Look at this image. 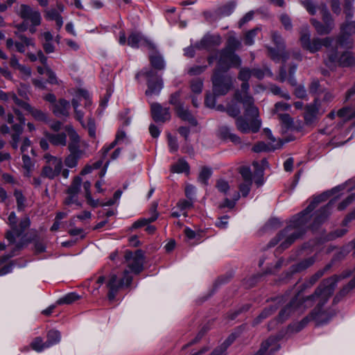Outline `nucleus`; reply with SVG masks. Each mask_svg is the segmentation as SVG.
Masks as SVG:
<instances>
[{
    "label": "nucleus",
    "instance_id": "obj_1",
    "mask_svg": "<svg viewBox=\"0 0 355 355\" xmlns=\"http://www.w3.org/2000/svg\"><path fill=\"white\" fill-rule=\"evenodd\" d=\"M344 189L349 191L350 194L345 200L339 204L338 209L339 210L345 209L355 199V184L352 187L351 182H346L339 185L331 191L315 197L304 210L293 217L291 224L279 233L275 239L270 241V246H274L279 242H281L280 245L283 248H286L296 239L300 237L307 228H314L323 223L329 216L331 205L339 196H336L329 201L327 206L315 213L312 214L313 211L320 202L326 200L329 196L336 195L338 192Z\"/></svg>",
    "mask_w": 355,
    "mask_h": 355
},
{
    "label": "nucleus",
    "instance_id": "obj_2",
    "mask_svg": "<svg viewBox=\"0 0 355 355\" xmlns=\"http://www.w3.org/2000/svg\"><path fill=\"white\" fill-rule=\"evenodd\" d=\"M338 281V278L336 276L323 280L314 293L305 298H301L300 294L298 293L288 305L280 311L278 321L282 322L292 314H301L307 309L315 305L311 313L297 324L295 330L300 331L311 320L314 321L318 326L327 324L332 318L334 314L324 310L322 306L333 294Z\"/></svg>",
    "mask_w": 355,
    "mask_h": 355
},
{
    "label": "nucleus",
    "instance_id": "obj_3",
    "mask_svg": "<svg viewBox=\"0 0 355 355\" xmlns=\"http://www.w3.org/2000/svg\"><path fill=\"white\" fill-rule=\"evenodd\" d=\"M245 112L244 116H239L240 108L235 105H229L227 108L228 114L236 117L235 125L237 130L242 133L257 132L261 126V120L257 107L254 105V98L251 96L245 95L241 98Z\"/></svg>",
    "mask_w": 355,
    "mask_h": 355
},
{
    "label": "nucleus",
    "instance_id": "obj_4",
    "mask_svg": "<svg viewBox=\"0 0 355 355\" xmlns=\"http://www.w3.org/2000/svg\"><path fill=\"white\" fill-rule=\"evenodd\" d=\"M8 223L10 226L11 230L6 233V239L11 245H13L12 252L7 255L3 261H6L9 258L15 255V252L21 249L24 246L21 235L26 228L30 225V220L28 218L22 219L17 224V218L14 211H12L8 216Z\"/></svg>",
    "mask_w": 355,
    "mask_h": 355
},
{
    "label": "nucleus",
    "instance_id": "obj_5",
    "mask_svg": "<svg viewBox=\"0 0 355 355\" xmlns=\"http://www.w3.org/2000/svg\"><path fill=\"white\" fill-rule=\"evenodd\" d=\"M300 43L302 48L311 53L319 51L322 46L331 49L330 46L333 42L331 37L320 39L315 37L311 39V33L307 26L304 27L300 32Z\"/></svg>",
    "mask_w": 355,
    "mask_h": 355
},
{
    "label": "nucleus",
    "instance_id": "obj_6",
    "mask_svg": "<svg viewBox=\"0 0 355 355\" xmlns=\"http://www.w3.org/2000/svg\"><path fill=\"white\" fill-rule=\"evenodd\" d=\"M327 59L325 60V64L329 67L336 64L342 67H349L355 62V59L351 52L345 51L342 54H339L337 46L335 48L331 47V49H327Z\"/></svg>",
    "mask_w": 355,
    "mask_h": 355
},
{
    "label": "nucleus",
    "instance_id": "obj_7",
    "mask_svg": "<svg viewBox=\"0 0 355 355\" xmlns=\"http://www.w3.org/2000/svg\"><path fill=\"white\" fill-rule=\"evenodd\" d=\"M43 158L45 164L42 168V175L50 180L58 177L62 169V159L49 153H45Z\"/></svg>",
    "mask_w": 355,
    "mask_h": 355
},
{
    "label": "nucleus",
    "instance_id": "obj_8",
    "mask_svg": "<svg viewBox=\"0 0 355 355\" xmlns=\"http://www.w3.org/2000/svg\"><path fill=\"white\" fill-rule=\"evenodd\" d=\"M213 92L216 96L225 95L232 87L233 80L230 76L215 70L212 76Z\"/></svg>",
    "mask_w": 355,
    "mask_h": 355
},
{
    "label": "nucleus",
    "instance_id": "obj_9",
    "mask_svg": "<svg viewBox=\"0 0 355 355\" xmlns=\"http://www.w3.org/2000/svg\"><path fill=\"white\" fill-rule=\"evenodd\" d=\"M219 59L217 68L215 70L227 71L230 67H239L241 64L240 57L228 49H224L218 52Z\"/></svg>",
    "mask_w": 355,
    "mask_h": 355
},
{
    "label": "nucleus",
    "instance_id": "obj_10",
    "mask_svg": "<svg viewBox=\"0 0 355 355\" xmlns=\"http://www.w3.org/2000/svg\"><path fill=\"white\" fill-rule=\"evenodd\" d=\"M132 282V277L128 270H125L123 277L118 279L115 273H111L107 282V287L109 289L107 297L110 301L115 299L119 290L123 286H128Z\"/></svg>",
    "mask_w": 355,
    "mask_h": 355
},
{
    "label": "nucleus",
    "instance_id": "obj_11",
    "mask_svg": "<svg viewBox=\"0 0 355 355\" xmlns=\"http://www.w3.org/2000/svg\"><path fill=\"white\" fill-rule=\"evenodd\" d=\"M144 76L147 79L148 89L146 91L147 96L158 95L163 88V81L153 69H144L137 74V77Z\"/></svg>",
    "mask_w": 355,
    "mask_h": 355
},
{
    "label": "nucleus",
    "instance_id": "obj_12",
    "mask_svg": "<svg viewBox=\"0 0 355 355\" xmlns=\"http://www.w3.org/2000/svg\"><path fill=\"white\" fill-rule=\"evenodd\" d=\"M81 184V178L76 177L66 191V196L63 201L64 205L69 207L74 206V209L82 207L83 203L79 200L78 197Z\"/></svg>",
    "mask_w": 355,
    "mask_h": 355
},
{
    "label": "nucleus",
    "instance_id": "obj_13",
    "mask_svg": "<svg viewBox=\"0 0 355 355\" xmlns=\"http://www.w3.org/2000/svg\"><path fill=\"white\" fill-rule=\"evenodd\" d=\"M16 12L26 24L30 23L33 26L41 24L42 16L37 9L26 4H21L16 10Z\"/></svg>",
    "mask_w": 355,
    "mask_h": 355
},
{
    "label": "nucleus",
    "instance_id": "obj_14",
    "mask_svg": "<svg viewBox=\"0 0 355 355\" xmlns=\"http://www.w3.org/2000/svg\"><path fill=\"white\" fill-rule=\"evenodd\" d=\"M319 10L322 17L324 24H322L317 20L312 19L311 23L317 33L320 35H326L329 33L334 28V21L325 5L319 7Z\"/></svg>",
    "mask_w": 355,
    "mask_h": 355
},
{
    "label": "nucleus",
    "instance_id": "obj_15",
    "mask_svg": "<svg viewBox=\"0 0 355 355\" xmlns=\"http://www.w3.org/2000/svg\"><path fill=\"white\" fill-rule=\"evenodd\" d=\"M83 101H85V107H89L92 105V101L89 98V93L85 90L80 89L78 91L76 96L72 99L71 104L74 109L76 119L81 123L82 125H84V113L81 110H78V107Z\"/></svg>",
    "mask_w": 355,
    "mask_h": 355
},
{
    "label": "nucleus",
    "instance_id": "obj_16",
    "mask_svg": "<svg viewBox=\"0 0 355 355\" xmlns=\"http://www.w3.org/2000/svg\"><path fill=\"white\" fill-rule=\"evenodd\" d=\"M355 33V21H347L341 26V33L338 38V45L347 49L352 48L353 40L350 36Z\"/></svg>",
    "mask_w": 355,
    "mask_h": 355
},
{
    "label": "nucleus",
    "instance_id": "obj_17",
    "mask_svg": "<svg viewBox=\"0 0 355 355\" xmlns=\"http://www.w3.org/2000/svg\"><path fill=\"white\" fill-rule=\"evenodd\" d=\"M125 259L131 272L138 274L143 270L144 256L141 250H137L135 253L126 252Z\"/></svg>",
    "mask_w": 355,
    "mask_h": 355
},
{
    "label": "nucleus",
    "instance_id": "obj_18",
    "mask_svg": "<svg viewBox=\"0 0 355 355\" xmlns=\"http://www.w3.org/2000/svg\"><path fill=\"white\" fill-rule=\"evenodd\" d=\"M151 113L156 122H165L171 119V114L168 107H163L159 103L151 105Z\"/></svg>",
    "mask_w": 355,
    "mask_h": 355
},
{
    "label": "nucleus",
    "instance_id": "obj_19",
    "mask_svg": "<svg viewBox=\"0 0 355 355\" xmlns=\"http://www.w3.org/2000/svg\"><path fill=\"white\" fill-rule=\"evenodd\" d=\"M221 44V37L219 35H205L202 40L196 44V47L198 50L210 49L214 46H218Z\"/></svg>",
    "mask_w": 355,
    "mask_h": 355
},
{
    "label": "nucleus",
    "instance_id": "obj_20",
    "mask_svg": "<svg viewBox=\"0 0 355 355\" xmlns=\"http://www.w3.org/2000/svg\"><path fill=\"white\" fill-rule=\"evenodd\" d=\"M279 348V345L277 338L271 337L261 344L259 350L255 355H271L277 351Z\"/></svg>",
    "mask_w": 355,
    "mask_h": 355
},
{
    "label": "nucleus",
    "instance_id": "obj_21",
    "mask_svg": "<svg viewBox=\"0 0 355 355\" xmlns=\"http://www.w3.org/2000/svg\"><path fill=\"white\" fill-rule=\"evenodd\" d=\"M43 134L52 145L60 147H64L67 146V137L66 133H50L45 130Z\"/></svg>",
    "mask_w": 355,
    "mask_h": 355
},
{
    "label": "nucleus",
    "instance_id": "obj_22",
    "mask_svg": "<svg viewBox=\"0 0 355 355\" xmlns=\"http://www.w3.org/2000/svg\"><path fill=\"white\" fill-rule=\"evenodd\" d=\"M64 129L67 132L70 139V143L68 146L69 150L70 152H80L79 146L80 137L77 132L71 125H66Z\"/></svg>",
    "mask_w": 355,
    "mask_h": 355
},
{
    "label": "nucleus",
    "instance_id": "obj_23",
    "mask_svg": "<svg viewBox=\"0 0 355 355\" xmlns=\"http://www.w3.org/2000/svg\"><path fill=\"white\" fill-rule=\"evenodd\" d=\"M51 109L55 116L66 117L69 114L70 104L64 99H60L56 103L52 104Z\"/></svg>",
    "mask_w": 355,
    "mask_h": 355
},
{
    "label": "nucleus",
    "instance_id": "obj_24",
    "mask_svg": "<svg viewBox=\"0 0 355 355\" xmlns=\"http://www.w3.org/2000/svg\"><path fill=\"white\" fill-rule=\"evenodd\" d=\"M128 44L132 48L146 46L153 48V44L139 33H132L128 40Z\"/></svg>",
    "mask_w": 355,
    "mask_h": 355
},
{
    "label": "nucleus",
    "instance_id": "obj_25",
    "mask_svg": "<svg viewBox=\"0 0 355 355\" xmlns=\"http://www.w3.org/2000/svg\"><path fill=\"white\" fill-rule=\"evenodd\" d=\"M13 110L17 116V119L19 121V124H15L12 125V130L15 132L12 135V141H19L20 135L23 131V126L25 123V118L21 114V113L17 110L16 108H13Z\"/></svg>",
    "mask_w": 355,
    "mask_h": 355
},
{
    "label": "nucleus",
    "instance_id": "obj_26",
    "mask_svg": "<svg viewBox=\"0 0 355 355\" xmlns=\"http://www.w3.org/2000/svg\"><path fill=\"white\" fill-rule=\"evenodd\" d=\"M319 114L318 105L316 101L313 104L309 105L306 107V112L304 114V120L307 124L313 123Z\"/></svg>",
    "mask_w": 355,
    "mask_h": 355
},
{
    "label": "nucleus",
    "instance_id": "obj_27",
    "mask_svg": "<svg viewBox=\"0 0 355 355\" xmlns=\"http://www.w3.org/2000/svg\"><path fill=\"white\" fill-rule=\"evenodd\" d=\"M252 166L254 168V175L257 177V179L255 180V182L258 186H261L263 183V171L268 167V162L266 159H263L261 165L259 162H254Z\"/></svg>",
    "mask_w": 355,
    "mask_h": 355
},
{
    "label": "nucleus",
    "instance_id": "obj_28",
    "mask_svg": "<svg viewBox=\"0 0 355 355\" xmlns=\"http://www.w3.org/2000/svg\"><path fill=\"white\" fill-rule=\"evenodd\" d=\"M21 108L28 111L35 120L47 122V115L40 110L35 109L31 107L27 102L24 101Z\"/></svg>",
    "mask_w": 355,
    "mask_h": 355
},
{
    "label": "nucleus",
    "instance_id": "obj_29",
    "mask_svg": "<svg viewBox=\"0 0 355 355\" xmlns=\"http://www.w3.org/2000/svg\"><path fill=\"white\" fill-rule=\"evenodd\" d=\"M17 35H18L20 42H15V46L17 51L19 53H24L26 51V46H35V44L33 39L27 37L24 35H18L15 33Z\"/></svg>",
    "mask_w": 355,
    "mask_h": 355
},
{
    "label": "nucleus",
    "instance_id": "obj_30",
    "mask_svg": "<svg viewBox=\"0 0 355 355\" xmlns=\"http://www.w3.org/2000/svg\"><path fill=\"white\" fill-rule=\"evenodd\" d=\"M0 101L5 102L9 105L15 104V105L21 107L24 103V101L19 100L14 93H6L0 91Z\"/></svg>",
    "mask_w": 355,
    "mask_h": 355
},
{
    "label": "nucleus",
    "instance_id": "obj_31",
    "mask_svg": "<svg viewBox=\"0 0 355 355\" xmlns=\"http://www.w3.org/2000/svg\"><path fill=\"white\" fill-rule=\"evenodd\" d=\"M219 135L224 139H230L236 144H241L240 137L236 134L232 132V130L227 126H222L219 129Z\"/></svg>",
    "mask_w": 355,
    "mask_h": 355
},
{
    "label": "nucleus",
    "instance_id": "obj_32",
    "mask_svg": "<svg viewBox=\"0 0 355 355\" xmlns=\"http://www.w3.org/2000/svg\"><path fill=\"white\" fill-rule=\"evenodd\" d=\"M176 113L178 117H180L182 120L187 121L191 125H197L198 123L196 119L191 114L187 108H184V106L178 107V109L176 110Z\"/></svg>",
    "mask_w": 355,
    "mask_h": 355
},
{
    "label": "nucleus",
    "instance_id": "obj_33",
    "mask_svg": "<svg viewBox=\"0 0 355 355\" xmlns=\"http://www.w3.org/2000/svg\"><path fill=\"white\" fill-rule=\"evenodd\" d=\"M83 189L85 190V198L87 200V204L94 208L97 207L98 205H100L99 200H94L92 197L91 191H90L91 186H92L91 182L89 181H85V182H83Z\"/></svg>",
    "mask_w": 355,
    "mask_h": 355
},
{
    "label": "nucleus",
    "instance_id": "obj_34",
    "mask_svg": "<svg viewBox=\"0 0 355 355\" xmlns=\"http://www.w3.org/2000/svg\"><path fill=\"white\" fill-rule=\"evenodd\" d=\"M45 17L48 20H54L56 22L58 30H60L63 25L62 17L60 12L55 9H50L46 10Z\"/></svg>",
    "mask_w": 355,
    "mask_h": 355
},
{
    "label": "nucleus",
    "instance_id": "obj_35",
    "mask_svg": "<svg viewBox=\"0 0 355 355\" xmlns=\"http://www.w3.org/2000/svg\"><path fill=\"white\" fill-rule=\"evenodd\" d=\"M61 339L60 333L57 330H51L47 334V340L45 345L47 347L58 344Z\"/></svg>",
    "mask_w": 355,
    "mask_h": 355
},
{
    "label": "nucleus",
    "instance_id": "obj_36",
    "mask_svg": "<svg viewBox=\"0 0 355 355\" xmlns=\"http://www.w3.org/2000/svg\"><path fill=\"white\" fill-rule=\"evenodd\" d=\"M277 309L276 305H270L268 308L265 309L258 316L254 319L253 324L256 325L262 322L263 320L268 318L269 315L275 313Z\"/></svg>",
    "mask_w": 355,
    "mask_h": 355
},
{
    "label": "nucleus",
    "instance_id": "obj_37",
    "mask_svg": "<svg viewBox=\"0 0 355 355\" xmlns=\"http://www.w3.org/2000/svg\"><path fill=\"white\" fill-rule=\"evenodd\" d=\"M171 171L177 173H189V166L184 159H180L171 166Z\"/></svg>",
    "mask_w": 355,
    "mask_h": 355
},
{
    "label": "nucleus",
    "instance_id": "obj_38",
    "mask_svg": "<svg viewBox=\"0 0 355 355\" xmlns=\"http://www.w3.org/2000/svg\"><path fill=\"white\" fill-rule=\"evenodd\" d=\"M70 155H69L64 159L65 165L69 168H74L77 166L78 160L82 154V151L80 152H70Z\"/></svg>",
    "mask_w": 355,
    "mask_h": 355
},
{
    "label": "nucleus",
    "instance_id": "obj_39",
    "mask_svg": "<svg viewBox=\"0 0 355 355\" xmlns=\"http://www.w3.org/2000/svg\"><path fill=\"white\" fill-rule=\"evenodd\" d=\"M158 217V214L155 211V208L153 210L152 216L148 218H142L135 221L132 226V228L137 229L144 227L147 224L155 221Z\"/></svg>",
    "mask_w": 355,
    "mask_h": 355
},
{
    "label": "nucleus",
    "instance_id": "obj_40",
    "mask_svg": "<svg viewBox=\"0 0 355 355\" xmlns=\"http://www.w3.org/2000/svg\"><path fill=\"white\" fill-rule=\"evenodd\" d=\"M234 336L231 335L220 347L216 348L210 355H226L227 348L232 343Z\"/></svg>",
    "mask_w": 355,
    "mask_h": 355
},
{
    "label": "nucleus",
    "instance_id": "obj_41",
    "mask_svg": "<svg viewBox=\"0 0 355 355\" xmlns=\"http://www.w3.org/2000/svg\"><path fill=\"white\" fill-rule=\"evenodd\" d=\"M150 60L152 66L159 70L165 67V62L163 58L158 53H154L150 55Z\"/></svg>",
    "mask_w": 355,
    "mask_h": 355
},
{
    "label": "nucleus",
    "instance_id": "obj_42",
    "mask_svg": "<svg viewBox=\"0 0 355 355\" xmlns=\"http://www.w3.org/2000/svg\"><path fill=\"white\" fill-rule=\"evenodd\" d=\"M236 7V2L234 1H230L219 8V13L222 17L230 15Z\"/></svg>",
    "mask_w": 355,
    "mask_h": 355
},
{
    "label": "nucleus",
    "instance_id": "obj_43",
    "mask_svg": "<svg viewBox=\"0 0 355 355\" xmlns=\"http://www.w3.org/2000/svg\"><path fill=\"white\" fill-rule=\"evenodd\" d=\"M76 293H69L58 300V304H70L79 299Z\"/></svg>",
    "mask_w": 355,
    "mask_h": 355
},
{
    "label": "nucleus",
    "instance_id": "obj_44",
    "mask_svg": "<svg viewBox=\"0 0 355 355\" xmlns=\"http://www.w3.org/2000/svg\"><path fill=\"white\" fill-rule=\"evenodd\" d=\"M18 211H23L26 207V199L21 191L16 190L14 193Z\"/></svg>",
    "mask_w": 355,
    "mask_h": 355
},
{
    "label": "nucleus",
    "instance_id": "obj_45",
    "mask_svg": "<svg viewBox=\"0 0 355 355\" xmlns=\"http://www.w3.org/2000/svg\"><path fill=\"white\" fill-rule=\"evenodd\" d=\"M243 83L241 84V91H236L234 94V100L237 102L241 103V98H244L245 95L250 96L248 94V90L250 89V85L248 83V81H243Z\"/></svg>",
    "mask_w": 355,
    "mask_h": 355
},
{
    "label": "nucleus",
    "instance_id": "obj_46",
    "mask_svg": "<svg viewBox=\"0 0 355 355\" xmlns=\"http://www.w3.org/2000/svg\"><path fill=\"white\" fill-rule=\"evenodd\" d=\"M278 118L284 129L288 130L293 127V121L288 114H279Z\"/></svg>",
    "mask_w": 355,
    "mask_h": 355
},
{
    "label": "nucleus",
    "instance_id": "obj_47",
    "mask_svg": "<svg viewBox=\"0 0 355 355\" xmlns=\"http://www.w3.org/2000/svg\"><path fill=\"white\" fill-rule=\"evenodd\" d=\"M46 343V341L43 342L42 338L37 337L33 340L31 345L33 349L37 352H41L44 349L48 348L47 347L45 346Z\"/></svg>",
    "mask_w": 355,
    "mask_h": 355
},
{
    "label": "nucleus",
    "instance_id": "obj_48",
    "mask_svg": "<svg viewBox=\"0 0 355 355\" xmlns=\"http://www.w3.org/2000/svg\"><path fill=\"white\" fill-rule=\"evenodd\" d=\"M260 30V28L257 27L248 31L245 36V44L249 46L252 45L254 43V38Z\"/></svg>",
    "mask_w": 355,
    "mask_h": 355
},
{
    "label": "nucleus",
    "instance_id": "obj_49",
    "mask_svg": "<svg viewBox=\"0 0 355 355\" xmlns=\"http://www.w3.org/2000/svg\"><path fill=\"white\" fill-rule=\"evenodd\" d=\"M264 132L267 135L268 139L270 141L271 149L275 150L276 148H279L282 146V143L279 141H276L275 138L273 137L271 130L269 128H265Z\"/></svg>",
    "mask_w": 355,
    "mask_h": 355
},
{
    "label": "nucleus",
    "instance_id": "obj_50",
    "mask_svg": "<svg viewBox=\"0 0 355 355\" xmlns=\"http://www.w3.org/2000/svg\"><path fill=\"white\" fill-rule=\"evenodd\" d=\"M211 175V171L208 168H203L198 176V180L202 184L206 185L207 184V180Z\"/></svg>",
    "mask_w": 355,
    "mask_h": 355
},
{
    "label": "nucleus",
    "instance_id": "obj_51",
    "mask_svg": "<svg viewBox=\"0 0 355 355\" xmlns=\"http://www.w3.org/2000/svg\"><path fill=\"white\" fill-rule=\"evenodd\" d=\"M241 42L235 37H230L227 40V46L225 49H228L230 51L234 52L235 50L241 46Z\"/></svg>",
    "mask_w": 355,
    "mask_h": 355
},
{
    "label": "nucleus",
    "instance_id": "obj_52",
    "mask_svg": "<svg viewBox=\"0 0 355 355\" xmlns=\"http://www.w3.org/2000/svg\"><path fill=\"white\" fill-rule=\"evenodd\" d=\"M83 127L87 129L89 135L91 137L94 138L96 137V125L93 119L89 118L87 123L84 122V125H83Z\"/></svg>",
    "mask_w": 355,
    "mask_h": 355
},
{
    "label": "nucleus",
    "instance_id": "obj_53",
    "mask_svg": "<svg viewBox=\"0 0 355 355\" xmlns=\"http://www.w3.org/2000/svg\"><path fill=\"white\" fill-rule=\"evenodd\" d=\"M240 173L244 182H252V175L249 167L242 166L240 168Z\"/></svg>",
    "mask_w": 355,
    "mask_h": 355
},
{
    "label": "nucleus",
    "instance_id": "obj_54",
    "mask_svg": "<svg viewBox=\"0 0 355 355\" xmlns=\"http://www.w3.org/2000/svg\"><path fill=\"white\" fill-rule=\"evenodd\" d=\"M180 92H178L171 94L169 102L171 105H173L175 107V111L178 109V107H181L182 106H183L180 101Z\"/></svg>",
    "mask_w": 355,
    "mask_h": 355
},
{
    "label": "nucleus",
    "instance_id": "obj_55",
    "mask_svg": "<svg viewBox=\"0 0 355 355\" xmlns=\"http://www.w3.org/2000/svg\"><path fill=\"white\" fill-rule=\"evenodd\" d=\"M272 39L274 43L277 46L279 51L284 50L285 46L284 44V42H282V37L277 32L272 33Z\"/></svg>",
    "mask_w": 355,
    "mask_h": 355
},
{
    "label": "nucleus",
    "instance_id": "obj_56",
    "mask_svg": "<svg viewBox=\"0 0 355 355\" xmlns=\"http://www.w3.org/2000/svg\"><path fill=\"white\" fill-rule=\"evenodd\" d=\"M271 92L274 94L275 95H279V96L286 99L289 100L291 98V96L288 94V92H284L281 89L280 87L276 85H272L270 87Z\"/></svg>",
    "mask_w": 355,
    "mask_h": 355
},
{
    "label": "nucleus",
    "instance_id": "obj_57",
    "mask_svg": "<svg viewBox=\"0 0 355 355\" xmlns=\"http://www.w3.org/2000/svg\"><path fill=\"white\" fill-rule=\"evenodd\" d=\"M291 108V105L284 102H277L275 105L274 113L279 116L281 112L287 111Z\"/></svg>",
    "mask_w": 355,
    "mask_h": 355
},
{
    "label": "nucleus",
    "instance_id": "obj_58",
    "mask_svg": "<svg viewBox=\"0 0 355 355\" xmlns=\"http://www.w3.org/2000/svg\"><path fill=\"white\" fill-rule=\"evenodd\" d=\"M193 205V202L191 200H187L184 199L180 200L176 205V208L179 209L180 211H184L186 209L191 207Z\"/></svg>",
    "mask_w": 355,
    "mask_h": 355
},
{
    "label": "nucleus",
    "instance_id": "obj_59",
    "mask_svg": "<svg viewBox=\"0 0 355 355\" xmlns=\"http://www.w3.org/2000/svg\"><path fill=\"white\" fill-rule=\"evenodd\" d=\"M239 197H240V195L239 193H237L236 194V196H235V198L234 199V200H230L226 198L223 203L220 204L219 208H220V209L225 208V207H227L229 209L234 208L235 206V204H236V201L239 200Z\"/></svg>",
    "mask_w": 355,
    "mask_h": 355
},
{
    "label": "nucleus",
    "instance_id": "obj_60",
    "mask_svg": "<svg viewBox=\"0 0 355 355\" xmlns=\"http://www.w3.org/2000/svg\"><path fill=\"white\" fill-rule=\"evenodd\" d=\"M252 76V70L248 68H241L239 73V79L242 81H248Z\"/></svg>",
    "mask_w": 355,
    "mask_h": 355
},
{
    "label": "nucleus",
    "instance_id": "obj_61",
    "mask_svg": "<svg viewBox=\"0 0 355 355\" xmlns=\"http://www.w3.org/2000/svg\"><path fill=\"white\" fill-rule=\"evenodd\" d=\"M168 147L171 152L174 153L176 152L178 149V140L175 137L171 136V135H168Z\"/></svg>",
    "mask_w": 355,
    "mask_h": 355
},
{
    "label": "nucleus",
    "instance_id": "obj_62",
    "mask_svg": "<svg viewBox=\"0 0 355 355\" xmlns=\"http://www.w3.org/2000/svg\"><path fill=\"white\" fill-rule=\"evenodd\" d=\"M314 262V260L312 258H309L306 259L296 266V268L294 269L295 271H300L302 270L306 269L308 267L311 266Z\"/></svg>",
    "mask_w": 355,
    "mask_h": 355
},
{
    "label": "nucleus",
    "instance_id": "obj_63",
    "mask_svg": "<svg viewBox=\"0 0 355 355\" xmlns=\"http://www.w3.org/2000/svg\"><path fill=\"white\" fill-rule=\"evenodd\" d=\"M302 5L311 15L315 14L316 7L312 0H304L302 1Z\"/></svg>",
    "mask_w": 355,
    "mask_h": 355
},
{
    "label": "nucleus",
    "instance_id": "obj_64",
    "mask_svg": "<svg viewBox=\"0 0 355 355\" xmlns=\"http://www.w3.org/2000/svg\"><path fill=\"white\" fill-rule=\"evenodd\" d=\"M254 12L253 10L247 12L239 21V26L241 28L247 22L251 21L253 19Z\"/></svg>",
    "mask_w": 355,
    "mask_h": 355
}]
</instances>
